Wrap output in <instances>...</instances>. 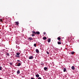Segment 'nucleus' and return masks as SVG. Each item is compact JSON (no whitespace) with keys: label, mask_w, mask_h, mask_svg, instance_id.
Here are the masks:
<instances>
[{"label":"nucleus","mask_w":79,"mask_h":79,"mask_svg":"<svg viewBox=\"0 0 79 79\" xmlns=\"http://www.w3.org/2000/svg\"><path fill=\"white\" fill-rule=\"evenodd\" d=\"M21 66V63H19L17 64V66Z\"/></svg>","instance_id":"nucleus-10"},{"label":"nucleus","mask_w":79,"mask_h":79,"mask_svg":"<svg viewBox=\"0 0 79 79\" xmlns=\"http://www.w3.org/2000/svg\"><path fill=\"white\" fill-rule=\"evenodd\" d=\"M1 59L0 58V60Z\"/></svg>","instance_id":"nucleus-31"},{"label":"nucleus","mask_w":79,"mask_h":79,"mask_svg":"<svg viewBox=\"0 0 79 79\" xmlns=\"http://www.w3.org/2000/svg\"><path fill=\"white\" fill-rule=\"evenodd\" d=\"M35 51L36 53H39V51L38 50V49H36L35 50Z\"/></svg>","instance_id":"nucleus-1"},{"label":"nucleus","mask_w":79,"mask_h":79,"mask_svg":"<svg viewBox=\"0 0 79 79\" xmlns=\"http://www.w3.org/2000/svg\"><path fill=\"white\" fill-rule=\"evenodd\" d=\"M34 46H35V47H37V45H36V44H34Z\"/></svg>","instance_id":"nucleus-18"},{"label":"nucleus","mask_w":79,"mask_h":79,"mask_svg":"<svg viewBox=\"0 0 79 79\" xmlns=\"http://www.w3.org/2000/svg\"><path fill=\"white\" fill-rule=\"evenodd\" d=\"M0 21H1V22H2V21H3V20H2V19H0Z\"/></svg>","instance_id":"nucleus-25"},{"label":"nucleus","mask_w":79,"mask_h":79,"mask_svg":"<svg viewBox=\"0 0 79 79\" xmlns=\"http://www.w3.org/2000/svg\"><path fill=\"white\" fill-rule=\"evenodd\" d=\"M15 56L17 57H19V56L15 55Z\"/></svg>","instance_id":"nucleus-24"},{"label":"nucleus","mask_w":79,"mask_h":79,"mask_svg":"<svg viewBox=\"0 0 79 79\" xmlns=\"http://www.w3.org/2000/svg\"><path fill=\"white\" fill-rule=\"evenodd\" d=\"M2 70V66H0V70Z\"/></svg>","instance_id":"nucleus-19"},{"label":"nucleus","mask_w":79,"mask_h":79,"mask_svg":"<svg viewBox=\"0 0 79 79\" xmlns=\"http://www.w3.org/2000/svg\"><path fill=\"white\" fill-rule=\"evenodd\" d=\"M17 74H19L20 73V71L19 70H18L17 72Z\"/></svg>","instance_id":"nucleus-15"},{"label":"nucleus","mask_w":79,"mask_h":79,"mask_svg":"<svg viewBox=\"0 0 79 79\" xmlns=\"http://www.w3.org/2000/svg\"><path fill=\"white\" fill-rule=\"evenodd\" d=\"M10 65H12L13 64H12V63H10Z\"/></svg>","instance_id":"nucleus-26"},{"label":"nucleus","mask_w":79,"mask_h":79,"mask_svg":"<svg viewBox=\"0 0 79 79\" xmlns=\"http://www.w3.org/2000/svg\"><path fill=\"white\" fill-rule=\"evenodd\" d=\"M32 37H34V36H35V34H32Z\"/></svg>","instance_id":"nucleus-21"},{"label":"nucleus","mask_w":79,"mask_h":79,"mask_svg":"<svg viewBox=\"0 0 79 79\" xmlns=\"http://www.w3.org/2000/svg\"><path fill=\"white\" fill-rule=\"evenodd\" d=\"M20 54V53H19V52H17L16 53V55H19Z\"/></svg>","instance_id":"nucleus-17"},{"label":"nucleus","mask_w":79,"mask_h":79,"mask_svg":"<svg viewBox=\"0 0 79 79\" xmlns=\"http://www.w3.org/2000/svg\"><path fill=\"white\" fill-rule=\"evenodd\" d=\"M38 79H42V78H41V77H39V78H38Z\"/></svg>","instance_id":"nucleus-28"},{"label":"nucleus","mask_w":79,"mask_h":79,"mask_svg":"<svg viewBox=\"0 0 79 79\" xmlns=\"http://www.w3.org/2000/svg\"><path fill=\"white\" fill-rule=\"evenodd\" d=\"M0 79H3L2 78H0Z\"/></svg>","instance_id":"nucleus-30"},{"label":"nucleus","mask_w":79,"mask_h":79,"mask_svg":"<svg viewBox=\"0 0 79 79\" xmlns=\"http://www.w3.org/2000/svg\"><path fill=\"white\" fill-rule=\"evenodd\" d=\"M6 55H7L8 56H10V54L8 52H6Z\"/></svg>","instance_id":"nucleus-8"},{"label":"nucleus","mask_w":79,"mask_h":79,"mask_svg":"<svg viewBox=\"0 0 79 79\" xmlns=\"http://www.w3.org/2000/svg\"><path fill=\"white\" fill-rule=\"evenodd\" d=\"M57 39L58 40H59V41H60V42H61V40H61V38L58 37V38H57Z\"/></svg>","instance_id":"nucleus-7"},{"label":"nucleus","mask_w":79,"mask_h":79,"mask_svg":"<svg viewBox=\"0 0 79 79\" xmlns=\"http://www.w3.org/2000/svg\"><path fill=\"white\" fill-rule=\"evenodd\" d=\"M35 34H38V35H39V34H40V32H39V31H37L36 32Z\"/></svg>","instance_id":"nucleus-2"},{"label":"nucleus","mask_w":79,"mask_h":79,"mask_svg":"<svg viewBox=\"0 0 79 79\" xmlns=\"http://www.w3.org/2000/svg\"><path fill=\"white\" fill-rule=\"evenodd\" d=\"M43 39L44 40H46V39H47V37H44L43 38Z\"/></svg>","instance_id":"nucleus-14"},{"label":"nucleus","mask_w":79,"mask_h":79,"mask_svg":"<svg viewBox=\"0 0 79 79\" xmlns=\"http://www.w3.org/2000/svg\"><path fill=\"white\" fill-rule=\"evenodd\" d=\"M72 69H73V70H74L75 69V68H74V66H72V68H71Z\"/></svg>","instance_id":"nucleus-5"},{"label":"nucleus","mask_w":79,"mask_h":79,"mask_svg":"<svg viewBox=\"0 0 79 79\" xmlns=\"http://www.w3.org/2000/svg\"><path fill=\"white\" fill-rule=\"evenodd\" d=\"M33 58V56H31L30 57H29V59H32Z\"/></svg>","instance_id":"nucleus-6"},{"label":"nucleus","mask_w":79,"mask_h":79,"mask_svg":"<svg viewBox=\"0 0 79 79\" xmlns=\"http://www.w3.org/2000/svg\"><path fill=\"white\" fill-rule=\"evenodd\" d=\"M74 52H72L71 53L72 55H73V54H74Z\"/></svg>","instance_id":"nucleus-23"},{"label":"nucleus","mask_w":79,"mask_h":79,"mask_svg":"<svg viewBox=\"0 0 79 79\" xmlns=\"http://www.w3.org/2000/svg\"><path fill=\"white\" fill-rule=\"evenodd\" d=\"M57 44L59 45H60V44H61V42H57Z\"/></svg>","instance_id":"nucleus-12"},{"label":"nucleus","mask_w":79,"mask_h":79,"mask_svg":"<svg viewBox=\"0 0 79 79\" xmlns=\"http://www.w3.org/2000/svg\"><path fill=\"white\" fill-rule=\"evenodd\" d=\"M66 71V68H64V72H65Z\"/></svg>","instance_id":"nucleus-13"},{"label":"nucleus","mask_w":79,"mask_h":79,"mask_svg":"<svg viewBox=\"0 0 79 79\" xmlns=\"http://www.w3.org/2000/svg\"><path fill=\"white\" fill-rule=\"evenodd\" d=\"M28 39H29V40H33V38L29 37L28 38Z\"/></svg>","instance_id":"nucleus-4"},{"label":"nucleus","mask_w":79,"mask_h":79,"mask_svg":"<svg viewBox=\"0 0 79 79\" xmlns=\"http://www.w3.org/2000/svg\"><path fill=\"white\" fill-rule=\"evenodd\" d=\"M35 76L36 77H37V78L39 77V74H36Z\"/></svg>","instance_id":"nucleus-3"},{"label":"nucleus","mask_w":79,"mask_h":79,"mask_svg":"<svg viewBox=\"0 0 79 79\" xmlns=\"http://www.w3.org/2000/svg\"><path fill=\"white\" fill-rule=\"evenodd\" d=\"M43 34H44V35H45V34H46V33L45 32H44L43 33Z\"/></svg>","instance_id":"nucleus-27"},{"label":"nucleus","mask_w":79,"mask_h":79,"mask_svg":"<svg viewBox=\"0 0 79 79\" xmlns=\"http://www.w3.org/2000/svg\"><path fill=\"white\" fill-rule=\"evenodd\" d=\"M15 23L16 25H18V24H19V22H15Z\"/></svg>","instance_id":"nucleus-11"},{"label":"nucleus","mask_w":79,"mask_h":79,"mask_svg":"<svg viewBox=\"0 0 79 79\" xmlns=\"http://www.w3.org/2000/svg\"><path fill=\"white\" fill-rule=\"evenodd\" d=\"M36 33V32H35V31H32V33L33 34H35Z\"/></svg>","instance_id":"nucleus-20"},{"label":"nucleus","mask_w":79,"mask_h":79,"mask_svg":"<svg viewBox=\"0 0 79 79\" xmlns=\"http://www.w3.org/2000/svg\"><path fill=\"white\" fill-rule=\"evenodd\" d=\"M48 43H49V42H50V39H48Z\"/></svg>","instance_id":"nucleus-16"},{"label":"nucleus","mask_w":79,"mask_h":79,"mask_svg":"<svg viewBox=\"0 0 79 79\" xmlns=\"http://www.w3.org/2000/svg\"><path fill=\"white\" fill-rule=\"evenodd\" d=\"M46 53L47 54H48V55L49 54V52H48L47 51H46Z\"/></svg>","instance_id":"nucleus-22"},{"label":"nucleus","mask_w":79,"mask_h":79,"mask_svg":"<svg viewBox=\"0 0 79 79\" xmlns=\"http://www.w3.org/2000/svg\"><path fill=\"white\" fill-rule=\"evenodd\" d=\"M48 68H47L45 67L44 68V69L45 71H46L47 69Z\"/></svg>","instance_id":"nucleus-9"},{"label":"nucleus","mask_w":79,"mask_h":79,"mask_svg":"<svg viewBox=\"0 0 79 79\" xmlns=\"http://www.w3.org/2000/svg\"><path fill=\"white\" fill-rule=\"evenodd\" d=\"M17 61L18 62H19V61H20V60H18Z\"/></svg>","instance_id":"nucleus-29"}]
</instances>
